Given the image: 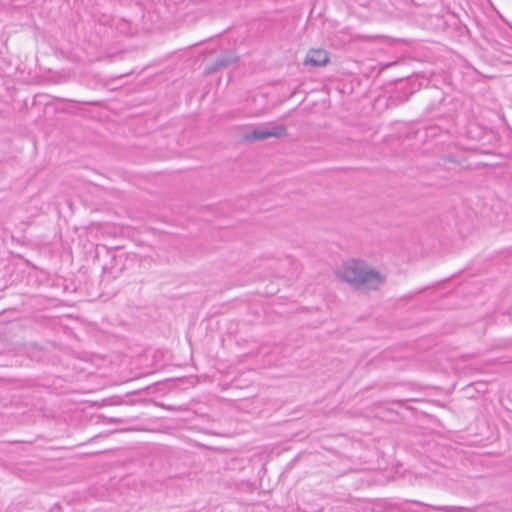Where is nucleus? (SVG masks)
<instances>
[{
  "label": "nucleus",
  "mask_w": 512,
  "mask_h": 512,
  "mask_svg": "<svg viewBox=\"0 0 512 512\" xmlns=\"http://www.w3.org/2000/svg\"><path fill=\"white\" fill-rule=\"evenodd\" d=\"M336 276L358 289H377L385 281V275L364 260L351 258L335 269Z\"/></svg>",
  "instance_id": "1"
},
{
  "label": "nucleus",
  "mask_w": 512,
  "mask_h": 512,
  "mask_svg": "<svg viewBox=\"0 0 512 512\" xmlns=\"http://www.w3.org/2000/svg\"><path fill=\"white\" fill-rule=\"evenodd\" d=\"M286 135L287 129L284 125L270 123L246 133L244 138L248 141H260L270 137L281 138Z\"/></svg>",
  "instance_id": "2"
},
{
  "label": "nucleus",
  "mask_w": 512,
  "mask_h": 512,
  "mask_svg": "<svg viewBox=\"0 0 512 512\" xmlns=\"http://www.w3.org/2000/svg\"><path fill=\"white\" fill-rule=\"evenodd\" d=\"M329 61L328 53L323 49H311L308 51L304 64L313 67L325 66Z\"/></svg>",
  "instance_id": "3"
},
{
  "label": "nucleus",
  "mask_w": 512,
  "mask_h": 512,
  "mask_svg": "<svg viewBox=\"0 0 512 512\" xmlns=\"http://www.w3.org/2000/svg\"><path fill=\"white\" fill-rule=\"evenodd\" d=\"M436 509L442 510L444 512H452V508L446 507V506L445 507H437Z\"/></svg>",
  "instance_id": "4"
},
{
  "label": "nucleus",
  "mask_w": 512,
  "mask_h": 512,
  "mask_svg": "<svg viewBox=\"0 0 512 512\" xmlns=\"http://www.w3.org/2000/svg\"><path fill=\"white\" fill-rule=\"evenodd\" d=\"M229 63H230V60L221 61V65H223V66L228 65Z\"/></svg>",
  "instance_id": "5"
}]
</instances>
